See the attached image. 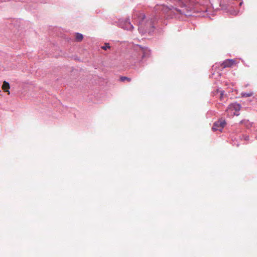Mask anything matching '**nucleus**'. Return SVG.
<instances>
[{
  "label": "nucleus",
  "instance_id": "3",
  "mask_svg": "<svg viewBox=\"0 0 257 257\" xmlns=\"http://www.w3.org/2000/svg\"><path fill=\"white\" fill-rule=\"evenodd\" d=\"M240 109V105L236 103H231L228 105L226 110L227 115L229 116H233L234 115H238V113Z\"/></svg>",
  "mask_w": 257,
  "mask_h": 257
},
{
  "label": "nucleus",
  "instance_id": "2",
  "mask_svg": "<svg viewBox=\"0 0 257 257\" xmlns=\"http://www.w3.org/2000/svg\"><path fill=\"white\" fill-rule=\"evenodd\" d=\"M145 56V52L144 49L141 47L137 46L131 55L130 59L132 61L139 62L142 61Z\"/></svg>",
  "mask_w": 257,
  "mask_h": 257
},
{
  "label": "nucleus",
  "instance_id": "4",
  "mask_svg": "<svg viewBox=\"0 0 257 257\" xmlns=\"http://www.w3.org/2000/svg\"><path fill=\"white\" fill-rule=\"evenodd\" d=\"M145 18V16L143 14H139L138 16H137V18L136 17V16L134 15V19L138 23L139 25V31H142L144 30L145 31H147V24L144 23V21Z\"/></svg>",
  "mask_w": 257,
  "mask_h": 257
},
{
  "label": "nucleus",
  "instance_id": "5",
  "mask_svg": "<svg viewBox=\"0 0 257 257\" xmlns=\"http://www.w3.org/2000/svg\"><path fill=\"white\" fill-rule=\"evenodd\" d=\"M226 124V122L223 119H219V120L215 122L213 124V125L212 127V130L213 131H219L220 132L222 131V130Z\"/></svg>",
  "mask_w": 257,
  "mask_h": 257
},
{
  "label": "nucleus",
  "instance_id": "14",
  "mask_svg": "<svg viewBox=\"0 0 257 257\" xmlns=\"http://www.w3.org/2000/svg\"><path fill=\"white\" fill-rule=\"evenodd\" d=\"M246 140H248V137H246L245 139Z\"/></svg>",
  "mask_w": 257,
  "mask_h": 257
},
{
  "label": "nucleus",
  "instance_id": "6",
  "mask_svg": "<svg viewBox=\"0 0 257 257\" xmlns=\"http://www.w3.org/2000/svg\"><path fill=\"white\" fill-rule=\"evenodd\" d=\"M237 64L236 60L233 59H226L222 62L221 66L222 68L231 67Z\"/></svg>",
  "mask_w": 257,
  "mask_h": 257
},
{
  "label": "nucleus",
  "instance_id": "15",
  "mask_svg": "<svg viewBox=\"0 0 257 257\" xmlns=\"http://www.w3.org/2000/svg\"><path fill=\"white\" fill-rule=\"evenodd\" d=\"M242 2H240V4H239V5L240 6L242 5Z\"/></svg>",
  "mask_w": 257,
  "mask_h": 257
},
{
  "label": "nucleus",
  "instance_id": "10",
  "mask_svg": "<svg viewBox=\"0 0 257 257\" xmlns=\"http://www.w3.org/2000/svg\"><path fill=\"white\" fill-rule=\"evenodd\" d=\"M119 79H120V81H121L122 82L126 81L130 82L132 80V79L131 78H129V77H126V76H120Z\"/></svg>",
  "mask_w": 257,
  "mask_h": 257
},
{
  "label": "nucleus",
  "instance_id": "1",
  "mask_svg": "<svg viewBox=\"0 0 257 257\" xmlns=\"http://www.w3.org/2000/svg\"><path fill=\"white\" fill-rule=\"evenodd\" d=\"M190 0H171L172 4L169 6L164 7V11L167 13H173L176 14H183L184 12L178 8L179 6L181 8L187 6L190 3Z\"/></svg>",
  "mask_w": 257,
  "mask_h": 257
},
{
  "label": "nucleus",
  "instance_id": "7",
  "mask_svg": "<svg viewBox=\"0 0 257 257\" xmlns=\"http://www.w3.org/2000/svg\"><path fill=\"white\" fill-rule=\"evenodd\" d=\"M123 28L127 30H132L134 29L133 25L131 24L130 20L127 19L124 22Z\"/></svg>",
  "mask_w": 257,
  "mask_h": 257
},
{
  "label": "nucleus",
  "instance_id": "8",
  "mask_svg": "<svg viewBox=\"0 0 257 257\" xmlns=\"http://www.w3.org/2000/svg\"><path fill=\"white\" fill-rule=\"evenodd\" d=\"M10 84L8 82L5 81L3 82V84L2 85V89L6 92H8V94H9L10 93L9 89H10Z\"/></svg>",
  "mask_w": 257,
  "mask_h": 257
},
{
  "label": "nucleus",
  "instance_id": "11",
  "mask_svg": "<svg viewBox=\"0 0 257 257\" xmlns=\"http://www.w3.org/2000/svg\"><path fill=\"white\" fill-rule=\"evenodd\" d=\"M110 48L109 44L105 43L104 46L101 47V48L104 50H106L107 49Z\"/></svg>",
  "mask_w": 257,
  "mask_h": 257
},
{
  "label": "nucleus",
  "instance_id": "13",
  "mask_svg": "<svg viewBox=\"0 0 257 257\" xmlns=\"http://www.w3.org/2000/svg\"><path fill=\"white\" fill-rule=\"evenodd\" d=\"M147 24H149L150 25H151V22H147Z\"/></svg>",
  "mask_w": 257,
  "mask_h": 257
},
{
  "label": "nucleus",
  "instance_id": "9",
  "mask_svg": "<svg viewBox=\"0 0 257 257\" xmlns=\"http://www.w3.org/2000/svg\"><path fill=\"white\" fill-rule=\"evenodd\" d=\"M76 40L78 42H81L83 39V36L81 34L76 33L75 35Z\"/></svg>",
  "mask_w": 257,
  "mask_h": 257
},
{
  "label": "nucleus",
  "instance_id": "12",
  "mask_svg": "<svg viewBox=\"0 0 257 257\" xmlns=\"http://www.w3.org/2000/svg\"><path fill=\"white\" fill-rule=\"evenodd\" d=\"M223 97V93L222 92H221V93L220 94V100H222Z\"/></svg>",
  "mask_w": 257,
  "mask_h": 257
}]
</instances>
